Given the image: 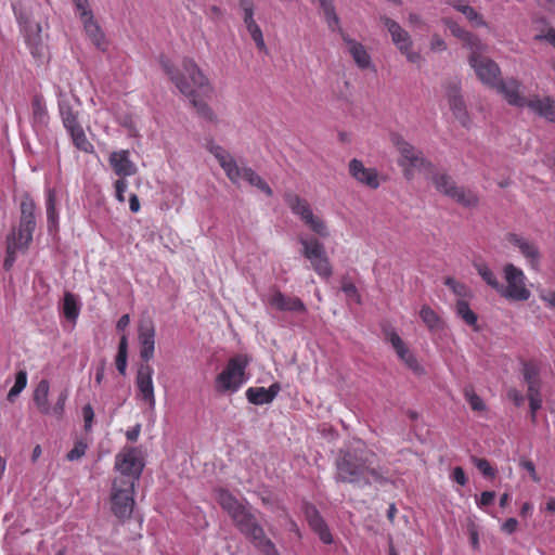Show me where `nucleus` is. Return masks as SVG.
<instances>
[{"label":"nucleus","instance_id":"obj_1","mask_svg":"<svg viewBox=\"0 0 555 555\" xmlns=\"http://www.w3.org/2000/svg\"><path fill=\"white\" fill-rule=\"evenodd\" d=\"M391 142L400 153L399 166L403 168L404 177L408 180L413 179L416 171L423 172L429 178L436 190L448 196L463 207H475L478 205V196L463 186H459L451 176L447 173H436L435 166L427 160L423 153L406 142L400 134L392 133Z\"/></svg>","mask_w":555,"mask_h":555},{"label":"nucleus","instance_id":"obj_2","mask_svg":"<svg viewBox=\"0 0 555 555\" xmlns=\"http://www.w3.org/2000/svg\"><path fill=\"white\" fill-rule=\"evenodd\" d=\"M160 65L176 88L190 100L198 117L208 122L217 124L218 116L206 99H211L214 87L194 59L184 56L181 61L183 74L175 68L167 57L160 59Z\"/></svg>","mask_w":555,"mask_h":555},{"label":"nucleus","instance_id":"obj_3","mask_svg":"<svg viewBox=\"0 0 555 555\" xmlns=\"http://www.w3.org/2000/svg\"><path fill=\"white\" fill-rule=\"evenodd\" d=\"M216 500L221 508L228 513L237 530L244 534L253 545L263 555H280L273 542L266 537L262 526L259 524L251 507L241 502L229 490L219 488L216 490Z\"/></svg>","mask_w":555,"mask_h":555},{"label":"nucleus","instance_id":"obj_4","mask_svg":"<svg viewBox=\"0 0 555 555\" xmlns=\"http://www.w3.org/2000/svg\"><path fill=\"white\" fill-rule=\"evenodd\" d=\"M337 482L370 486L372 481L382 482V474L371 467L369 454L364 450L340 451L335 462Z\"/></svg>","mask_w":555,"mask_h":555},{"label":"nucleus","instance_id":"obj_5","mask_svg":"<svg viewBox=\"0 0 555 555\" xmlns=\"http://www.w3.org/2000/svg\"><path fill=\"white\" fill-rule=\"evenodd\" d=\"M59 112L62 122L76 149L85 153L93 152V144L88 140L79 121L81 101L76 95L59 94Z\"/></svg>","mask_w":555,"mask_h":555},{"label":"nucleus","instance_id":"obj_6","mask_svg":"<svg viewBox=\"0 0 555 555\" xmlns=\"http://www.w3.org/2000/svg\"><path fill=\"white\" fill-rule=\"evenodd\" d=\"M208 150L216 157L232 183L238 184L243 180L263 192L267 196H272L273 191L270 185L250 167H240L225 149L220 145L210 144Z\"/></svg>","mask_w":555,"mask_h":555},{"label":"nucleus","instance_id":"obj_7","mask_svg":"<svg viewBox=\"0 0 555 555\" xmlns=\"http://www.w3.org/2000/svg\"><path fill=\"white\" fill-rule=\"evenodd\" d=\"M208 150L216 157L232 183L238 184L243 180L263 192L267 196H272L273 191L270 185L250 167H240L225 149L220 145L210 144Z\"/></svg>","mask_w":555,"mask_h":555},{"label":"nucleus","instance_id":"obj_8","mask_svg":"<svg viewBox=\"0 0 555 555\" xmlns=\"http://www.w3.org/2000/svg\"><path fill=\"white\" fill-rule=\"evenodd\" d=\"M318 2L323 12L328 29L333 33L339 34L357 66L361 69L372 67V59L366 51V48L361 42L352 39L341 28L340 20L335 10L334 0H318Z\"/></svg>","mask_w":555,"mask_h":555},{"label":"nucleus","instance_id":"obj_9","mask_svg":"<svg viewBox=\"0 0 555 555\" xmlns=\"http://www.w3.org/2000/svg\"><path fill=\"white\" fill-rule=\"evenodd\" d=\"M486 50V46L481 42L479 49L470 50L468 56V63L475 70L478 79L487 87L496 90L498 93L502 94L506 100V86L509 81H518L516 78H501V69L499 65L482 53Z\"/></svg>","mask_w":555,"mask_h":555},{"label":"nucleus","instance_id":"obj_10","mask_svg":"<svg viewBox=\"0 0 555 555\" xmlns=\"http://www.w3.org/2000/svg\"><path fill=\"white\" fill-rule=\"evenodd\" d=\"M520 81H509L506 86V102L516 107H528L534 114L555 124V99L552 96L541 98L534 94L527 99L520 93Z\"/></svg>","mask_w":555,"mask_h":555},{"label":"nucleus","instance_id":"obj_11","mask_svg":"<svg viewBox=\"0 0 555 555\" xmlns=\"http://www.w3.org/2000/svg\"><path fill=\"white\" fill-rule=\"evenodd\" d=\"M248 363V359L243 354L230 358L224 369L216 377V390L221 393L236 392L246 380L245 372Z\"/></svg>","mask_w":555,"mask_h":555},{"label":"nucleus","instance_id":"obj_12","mask_svg":"<svg viewBox=\"0 0 555 555\" xmlns=\"http://www.w3.org/2000/svg\"><path fill=\"white\" fill-rule=\"evenodd\" d=\"M284 202L291 211L299 217V219L307 225L313 233L321 237L330 235L328 228L325 221L313 214L309 202L294 192H286L284 194Z\"/></svg>","mask_w":555,"mask_h":555},{"label":"nucleus","instance_id":"obj_13","mask_svg":"<svg viewBox=\"0 0 555 555\" xmlns=\"http://www.w3.org/2000/svg\"><path fill=\"white\" fill-rule=\"evenodd\" d=\"M134 488L129 481L114 479L109 494L111 509L115 517L125 521L131 517L134 507Z\"/></svg>","mask_w":555,"mask_h":555},{"label":"nucleus","instance_id":"obj_14","mask_svg":"<svg viewBox=\"0 0 555 555\" xmlns=\"http://www.w3.org/2000/svg\"><path fill=\"white\" fill-rule=\"evenodd\" d=\"M36 225L20 223L12 228L5 237L7 255L3 261L4 270L13 267L18 253H26L33 242Z\"/></svg>","mask_w":555,"mask_h":555},{"label":"nucleus","instance_id":"obj_15","mask_svg":"<svg viewBox=\"0 0 555 555\" xmlns=\"http://www.w3.org/2000/svg\"><path fill=\"white\" fill-rule=\"evenodd\" d=\"M503 273L506 285L502 284V288H499L498 293L512 301L528 300L531 292L526 285L527 278L524 271L513 263H506L503 268Z\"/></svg>","mask_w":555,"mask_h":555},{"label":"nucleus","instance_id":"obj_16","mask_svg":"<svg viewBox=\"0 0 555 555\" xmlns=\"http://www.w3.org/2000/svg\"><path fill=\"white\" fill-rule=\"evenodd\" d=\"M301 254L307 258L314 272L322 279H330L333 274L331 261L326 255L324 244L317 237H299Z\"/></svg>","mask_w":555,"mask_h":555},{"label":"nucleus","instance_id":"obj_17","mask_svg":"<svg viewBox=\"0 0 555 555\" xmlns=\"http://www.w3.org/2000/svg\"><path fill=\"white\" fill-rule=\"evenodd\" d=\"M115 468L119 473V476L114 479L129 481L132 486H135L144 468V463L140 459L138 449L128 447L117 453L115 457Z\"/></svg>","mask_w":555,"mask_h":555},{"label":"nucleus","instance_id":"obj_18","mask_svg":"<svg viewBox=\"0 0 555 555\" xmlns=\"http://www.w3.org/2000/svg\"><path fill=\"white\" fill-rule=\"evenodd\" d=\"M50 383L41 379L33 391V401L38 412L42 415H53L57 420H62L65 412V403L68 399V390L64 389L60 392L57 400L53 406L49 403Z\"/></svg>","mask_w":555,"mask_h":555},{"label":"nucleus","instance_id":"obj_19","mask_svg":"<svg viewBox=\"0 0 555 555\" xmlns=\"http://www.w3.org/2000/svg\"><path fill=\"white\" fill-rule=\"evenodd\" d=\"M379 21L387 28L391 36L392 43L399 52L406 57V61L410 63H418L422 60V55L418 52L413 51V40L409 31L405 30L398 22L386 15L380 16Z\"/></svg>","mask_w":555,"mask_h":555},{"label":"nucleus","instance_id":"obj_20","mask_svg":"<svg viewBox=\"0 0 555 555\" xmlns=\"http://www.w3.org/2000/svg\"><path fill=\"white\" fill-rule=\"evenodd\" d=\"M16 18L22 27L25 43L34 59L42 62L48 56V47L42 38V28L39 23H35L24 16L16 14Z\"/></svg>","mask_w":555,"mask_h":555},{"label":"nucleus","instance_id":"obj_21","mask_svg":"<svg viewBox=\"0 0 555 555\" xmlns=\"http://www.w3.org/2000/svg\"><path fill=\"white\" fill-rule=\"evenodd\" d=\"M154 369L150 363H141L135 374V398L154 410L156 405L155 387L153 382Z\"/></svg>","mask_w":555,"mask_h":555},{"label":"nucleus","instance_id":"obj_22","mask_svg":"<svg viewBox=\"0 0 555 555\" xmlns=\"http://www.w3.org/2000/svg\"><path fill=\"white\" fill-rule=\"evenodd\" d=\"M156 327L154 321L147 317L142 318L138 324V341L142 363H149L155 354Z\"/></svg>","mask_w":555,"mask_h":555},{"label":"nucleus","instance_id":"obj_23","mask_svg":"<svg viewBox=\"0 0 555 555\" xmlns=\"http://www.w3.org/2000/svg\"><path fill=\"white\" fill-rule=\"evenodd\" d=\"M506 241L518 249L530 269L535 271L540 269L542 254L537 242L517 233L506 234Z\"/></svg>","mask_w":555,"mask_h":555},{"label":"nucleus","instance_id":"obj_24","mask_svg":"<svg viewBox=\"0 0 555 555\" xmlns=\"http://www.w3.org/2000/svg\"><path fill=\"white\" fill-rule=\"evenodd\" d=\"M386 340L389 341L396 351L398 358L415 374H422L424 372L423 366L418 363L414 353L404 344L399 334L393 330L385 332Z\"/></svg>","mask_w":555,"mask_h":555},{"label":"nucleus","instance_id":"obj_25","mask_svg":"<svg viewBox=\"0 0 555 555\" xmlns=\"http://www.w3.org/2000/svg\"><path fill=\"white\" fill-rule=\"evenodd\" d=\"M240 8L243 11L245 27L259 51H267L263 34L260 26L254 18L255 5L253 0H240Z\"/></svg>","mask_w":555,"mask_h":555},{"label":"nucleus","instance_id":"obj_26","mask_svg":"<svg viewBox=\"0 0 555 555\" xmlns=\"http://www.w3.org/2000/svg\"><path fill=\"white\" fill-rule=\"evenodd\" d=\"M302 512L310 528L319 535L320 540L325 544H332L333 535L318 508L313 504L305 502Z\"/></svg>","mask_w":555,"mask_h":555},{"label":"nucleus","instance_id":"obj_27","mask_svg":"<svg viewBox=\"0 0 555 555\" xmlns=\"http://www.w3.org/2000/svg\"><path fill=\"white\" fill-rule=\"evenodd\" d=\"M270 307L283 312H306L304 301L296 296H287L279 289H274L267 299Z\"/></svg>","mask_w":555,"mask_h":555},{"label":"nucleus","instance_id":"obj_28","mask_svg":"<svg viewBox=\"0 0 555 555\" xmlns=\"http://www.w3.org/2000/svg\"><path fill=\"white\" fill-rule=\"evenodd\" d=\"M108 164L118 178H127L138 172L137 165L130 159L129 150L114 151L108 156Z\"/></svg>","mask_w":555,"mask_h":555},{"label":"nucleus","instance_id":"obj_29","mask_svg":"<svg viewBox=\"0 0 555 555\" xmlns=\"http://www.w3.org/2000/svg\"><path fill=\"white\" fill-rule=\"evenodd\" d=\"M349 173L359 183L367 188L377 189L379 186V179L376 169L366 168L363 163L357 158L349 162Z\"/></svg>","mask_w":555,"mask_h":555},{"label":"nucleus","instance_id":"obj_30","mask_svg":"<svg viewBox=\"0 0 555 555\" xmlns=\"http://www.w3.org/2000/svg\"><path fill=\"white\" fill-rule=\"evenodd\" d=\"M79 17L82 22L83 29L89 37V39L93 42V44L101 49L105 50L106 40L105 35L100 27L99 23L94 20L93 13L91 10L83 11L79 14Z\"/></svg>","mask_w":555,"mask_h":555},{"label":"nucleus","instance_id":"obj_31","mask_svg":"<svg viewBox=\"0 0 555 555\" xmlns=\"http://www.w3.org/2000/svg\"><path fill=\"white\" fill-rule=\"evenodd\" d=\"M441 22L454 37L459 38L463 42L464 47L469 49V51L481 47V40L475 34L466 30L452 18L443 17Z\"/></svg>","mask_w":555,"mask_h":555},{"label":"nucleus","instance_id":"obj_32","mask_svg":"<svg viewBox=\"0 0 555 555\" xmlns=\"http://www.w3.org/2000/svg\"><path fill=\"white\" fill-rule=\"evenodd\" d=\"M281 390L279 383H273L269 388L264 387H249L245 395L247 400L255 405H263L271 403Z\"/></svg>","mask_w":555,"mask_h":555},{"label":"nucleus","instance_id":"obj_33","mask_svg":"<svg viewBox=\"0 0 555 555\" xmlns=\"http://www.w3.org/2000/svg\"><path fill=\"white\" fill-rule=\"evenodd\" d=\"M447 95L454 117L462 124V126L468 127L470 120L464 99L461 95L460 88L456 85L450 87Z\"/></svg>","mask_w":555,"mask_h":555},{"label":"nucleus","instance_id":"obj_34","mask_svg":"<svg viewBox=\"0 0 555 555\" xmlns=\"http://www.w3.org/2000/svg\"><path fill=\"white\" fill-rule=\"evenodd\" d=\"M47 227L50 234H56L60 228L59 211L56 209L55 190L49 189L46 194Z\"/></svg>","mask_w":555,"mask_h":555},{"label":"nucleus","instance_id":"obj_35","mask_svg":"<svg viewBox=\"0 0 555 555\" xmlns=\"http://www.w3.org/2000/svg\"><path fill=\"white\" fill-rule=\"evenodd\" d=\"M447 3L450 4L457 12L462 13L474 27L488 26L483 16L480 13H478L473 7H470L465 0H448Z\"/></svg>","mask_w":555,"mask_h":555},{"label":"nucleus","instance_id":"obj_36","mask_svg":"<svg viewBox=\"0 0 555 555\" xmlns=\"http://www.w3.org/2000/svg\"><path fill=\"white\" fill-rule=\"evenodd\" d=\"M20 223L37 225L35 216L36 203L34 198L30 196V194L25 193L22 195L20 203Z\"/></svg>","mask_w":555,"mask_h":555},{"label":"nucleus","instance_id":"obj_37","mask_svg":"<svg viewBox=\"0 0 555 555\" xmlns=\"http://www.w3.org/2000/svg\"><path fill=\"white\" fill-rule=\"evenodd\" d=\"M455 312L456 315L463 320L465 324L468 326H472L474 328H477V322L478 317L477 314L470 309L468 302L463 299L459 298L455 304Z\"/></svg>","mask_w":555,"mask_h":555},{"label":"nucleus","instance_id":"obj_38","mask_svg":"<svg viewBox=\"0 0 555 555\" xmlns=\"http://www.w3.org/2000/svg\"><path fill=\"white\" fill-rule=\"evenodd\" d=\"M63 314L66 320L76 322L79 317V306L73 293L66 292L63 298Z\"/></svg>","mask_w":555,"mask_h":555},{"label":"nucleus","instance_id":"obj_39","mask_svg":"<svg viewBox=\"0 0 555 555\" xmlns=\"http://www.w3.org/2000/svg\"><path fill=\"white\" fill-rule=\"evenodd\" d=\"M420 317L430 331H437L443 326L442 319L429 306H423L421 308Z\"/></svg>","mask_w":555,"mask_h":555},{"label":"nucleus","instance_id":"obj_40","mask_svg":"<svg viewBox=\"0 0 555 555\" xmlns=\"http://www.w3.org/2000/svg\"><path fill=\"white\" fill-rule=\"evenodd\" d=\"M476 271L481 276V279L496 292L499 288H502V283L499 282L494 272L488 267V264L483 262H478L474 264Z\"/></svg>","mask_w":555,"mask_h":555},{"label":"nucleus","instance_id":"obj_41","mask_svg":"<svg viewBox=\"0 0 555 555\" xmlns=\"http://www.w3.org/2000/svg\"><path fill=\"white\" fill-rule=\"evenodd\" d=\"M465 400L468 402L470 409L475 412H483L487 405L482 398L478 396L473 386H466L463 389Z\"/></svg>","mask_w":555,"mask_h":555},{"label":"nucleus","instance_id":"obj_42","mask_svg":"<svg viewBox=\"0 0 555 555\" xmlns=\"http://www.w3.org/2000/svg\"><path fill=\"white\" fill-rule=\"evenodd\" d=\"M340 289L344 292L348 300H352L356 304H361V295L354 283L348 275H344L340 280Z\"/></svg>","mask_w":555,"mask_h":555},{"label":"nucleus","instance_id":"obj_43","mask_svg":"<svg viewBox=\"0 0 555 555\" xmlns=\"http://www.w3.org/2000/svg\"><path fill=\"white\" fill-rule=\"evenodd\" d=\"M127 357H128V339L126 335H122L119 345L118 352L116 356V367L120 374H125L127 367Z\"/></svg>","mask_w":555,"mask_h":555},{"label":"nucleus","instance_id":"obj_44","mask_svg":"<svg viewBox=\"0 0 555 555\" xmlns=\"http://www.w3.org/2000/svg\"><path fill=\"white\" fill-rule=\"evenodd\" d=\"M522 375H524V380L527 384V386L541 383L540 377H539V371H538L537 366L531 363L524 364Z\"/></svg>","mask_w":555,"mask_h":555},{"label":"nucleus","instance_id":"obj_45","mask_svg":"<svg viewBox=\"0 0 555 555\" xmlns=\"http://www.w3.org/2000/svg\"><path fill=\"white\" fill-rule=\"evenodd\" d=\"M88 449V444L83 440H77L74 448L66 454V460L69 462L82 459Z\"/></svg>","mask_w":555,"mask_h":555},{"label":"nucleus","instance_id":"obj_46","mask_svg":"<svg viewBox=\"0 0 555 555\" xmlns=\"http://www.w3.org/2000/svg\"><path fill=\"white\" fill-rule=\"evenodd\" d=\"M473 461L475 466L485 477L493 478L495 476L496 469L490 465L488 460L474 457Z\"/></svg>","mask_w":555,"mask_h":555},{"label":"nucleus","instance_id":"obj_47","mask_svg":"<svg viewBox=\"0 0 555 555\" xmlns=\"http://www.w3.org/2000/svg\"><path fill=\"white\" fill-rule=\"evenodd\" d=\"M128 182L126 178H118L114 183L115 197L119 203L125 202V192L127 191Z\"/></svg>","mask_w":555,"mask_h":555},{"label":"nucleus","instance_id":"obj_48","mask_svg":"<svg viewBox=\"0 0 555 555\" xmlns=\"http://www.w3.org/2000/svg\"><path fill=\"white\" fill-rule=\"evenodd\" d=\"M82 417H83V427L86 431H89L92 427L93 418H94V411L91 404H86L82 408Z\"/></svg>","mask_w":555,"mask_h":555},{"label":"nucleus","instance_id":"obj_49","mask_svg":"<svg viewBox=\"0 0 555 555\" xmlns=\"http://www.w3.org/2000/svg\"><path fill=\"white\" fill-rule=\"evenodd\" d=\"M429 48L433 52H442L447 50V43L440 35L435 34L431 36Z\"/></svg>","mask_w":555,"mask_h":555},{"label":"nucleus","instance_id":"obj_50","mask_svg":"<svg viewBox=\"0 0 555 555\" xmlns=\"http://www.w3.org/2000/svg\"><path fill=\"white\" fill-rule=\"evenodd\" d=\"M408 23L413 28L422 29L426 27V22L423 16L415 12H410L408 14Z\"/></svg>","mask_w":555,"mask_h":555},{"label":"nucleus","instance_id":"obj_51","mask_svg":"<svg viewBox=\"0 0 555 555\" xmlns=\"http://www.w3.org/2000/svg\"><path fill=\"white\" fill-rule=\"evenodd\" d=\"M495 499V492L493 491H483L479 499L477 500V505L480 508L487 507L493 503Z\"/></svg>","mask_w":555,"mask_h":555},{"label":"nucleus","instance_id":"obj_52","mask_svg":"<svg viewBox=\"0 0 555 555\" xmlns=\"http://www.w3.org/2000/svg\"><path fill=\"white\" fill-rule=\"evenodd\" d=\"M520 467L527 470L534 482H539L540 478L535 472V466L531 460H521L519 463Z\"/></svg>","mask_w":555,"mask_h":555},{"label":"nucleus","instance_id":"obj_53","mask_svg":"<svg viewBox=\"0 0 555 555\" xmlns=\"http://www.w3.org/2000/svg\"><path fill=\"white\" fill-rule=\"evenodd\" d=\"M451 478L454 482L460 486H465L467 483V477L464 469L460 466L455 467L452 472Z\"/></svg>","mask_w":555,"mask_h":555},{"label":"nucleus","instance_id":"obj_54","mask_svg":"<svg viewBox=\"0 0 555 555\" xmlns=\"http://www.w3.org/2000/svg\"><path fill=\"white\" fill-rule=\"evenodd\" d=\"M539 297L542 301H544L548 307L555 309V292L554 291H541L539 293Z\"/></svg>","mask_w":555,"mask_h":555},{"label":"nucleus","instance_id":"obj_55","mask_svg":"<svg viewBox=\"0 0 555 555\" xmlns=\"http://www.w3.org/2000/svg\"><path fill=\"white\" fill-rule=\"evenodd\" d=\"M518 527V521L516 518H507L501 526L503 532L507 534H513Z\"/></svg>","mask_w":555,"mask_h":555},{"label":"nucleus","instance_id":"obj_56","mask_svg":"<svg viewBox=\"0 0 555 555\" xmlns=\"http://www.w3.org/2000/svg\"><path fill=\"white\" fill-rule=\"evenodd\" d=\"M507 397L514 402L516 406H520L525 400L522 393L516 388H509L507 390Z\"/></svg>","mask_w":555,"mask_h":555},{"label":"nucleus","instance_id":"obj_57","mask_svg":"<svg viewBox=\"0 0 555 555\" xmlns=\"http://www.w3.org/2000/svg\"><path fill=\"white\" fill-rule=\"evenodd\" d=\"M16 389L24 390L27 386V373L26 371H18L15 375L14 385Z\"/></svg>","mask_w":555,"mask_h":555},{"label":"nucleus","instance_id":"obj_58","mask_svg":"<svg viewBox=\"0 0 555 555\" xmlns=\"http://www.w3.org/2000/svg\"><path fill=\"white\" fill-rule=\"evenodd\" d=\"M528 400H529V406H530L531 421L534 423L537 420V412L542 406V398L528 399Z\"/></svg>","mask_w":555,"mask_h":555},{"label":"nucleus","instance_id":"obj_59","mask_svg":"<svg viewBox=\"0 0 555 555\" xmlns=\"http://www.w3.org/2000/svg\"><path fill=\"white\" fill-rule=\"evenodd\" d=\"M540 388H541V383H538V384H534V385H529L528 386V390H527V398L528 399L542 398L541 392H540Z\"/></svg>","mask_w":555,"mask_h":555},{"label":"nucleus","instance_id":"obj_60","mask_svg":"<svg viewBox=\"0 0 555 555\" xmlns=\"http://www.w3.org/2000/svg\"><path fill=\"white\" fill-rule=\"evenodd\" d=\"M140 433H141V425L137 424L135 426H133L132 428H130L126 431V437L129 441L134 442L138 440Z\"/></svg>","mask_w":555,"mask_h":555},{"label":"nucleus","instance_id":"obj_61","mask_svg":"<svg viewBox=\"0 0 555 555\" xmlns=\"http://www.w3.org/2000/svg\"><path fill=\"white\" fill-rule=\"evenodd\" d=\"M452 292L455 295H457L460 298H463V299H465V297L469 296V294H470L469 288L463 283L455 285V287L452 289Z\"/></svg>","mask_w":555,"mask_h":555},{"label":"nucleus","instance_id":"obj_62","mask_svg":"<svg viewBox=\"0 0 555 555\" xmlns=\"http://www.w3.org/2000/svg\"><path fill=\"white\" fill-rule=\"evenodd\" d=\"M535 39H538V40L544 39L550 44H552L555 49V29L554 28L547 29V31L544 35H539L535 37Z\"/></svg>","mask_w":555,"mask_h":555},{"label":"nucleus","instance_id":"obj_63","mask_svg":"<svg viewBox=\"0 0 555 555\" xmlns=\"http://www.w3.org/2000/svg\"><path fill=\"white\" fill-rule=\"evenodd\" d=\"M129 208L132 212H138L141 208L139 197L135 194H131L129 197Z\"/></svg>","mask_w":555,"mask_h":555},{"label":"nucleus","instance_id":"obj_64","mask_svg":"<svg viewBox=\"0 0 555 555\" xmlns=\"http://www.w3.org/2000/svg\"><path fill=\"white\" fill-rule=\"evenodd\" d=\"M129 323H130L129 314H124L119 318V320L116 324V327L118 331H124L125 328L128 327Z\"/></svg>","mask_w":555,"mask_h":555}]
</instances>
